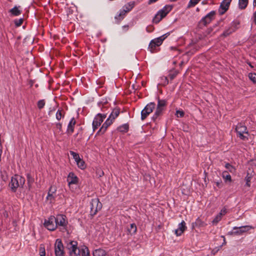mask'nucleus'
<instances>
[{"mask_svg": "<svg viewBox=\"0 0 256 256\" xmlns=\"http://www.w3.org/2000/svg\"><path fill=\"white\" fill-rule=\"evenodd\" d=\"M38 107L39 109L42 108L44 105H45V101L44 100H41L38 101Z\"/></svg>", "mask_w": 256, "mask_h": 256, "instance_id": "obj_40", "label": "nucleus"}, {"mask_svg": "<svg viewBox=\"0 0 256 256\" xmlns=\"http://www.w3.org/2000/svg\"><path fill=\"white\" fill-rule=\"evenodd\" d=\"M26 177L28 186L29 188H30L32 184H33L34 182V179L30 174H27Z\"/></svg>", "mask_w": 256, "mask_h": 256, "instance_id": "obj_33", "label": "nucleus"}, {"mask_svg": "<svg viewBox=\"0 0 256 256\" xmlns=\"http://www.w3.org/2000/svg\"><path fill=\"white\" fill-rule=\"evenodd\" d=\"M227 212L226 209V208H223L220 213L218 214L220 216L222 217V216H224L225 214H226Z\"/></svg>", "mask_w": 256, "mask_h": 256, "instance_id": "obj_48", "label": "nucleus"}, {"mask_svg": "<svg viewBox=\"0 0 256 256\" xmlns=\"http://www.w3.org/2000/svg\"><path fill=\"white\" fill-rule=\"evenodd\" d=\"M216 12L214 10L211 11L208 14L204 17L202 18L199 22V26H206L207 24L211 22L214 18Z\"/></svg>", "mask_w": 256, "mask_h": 256, "instance_id": "obj_10", "label": "nucleus"}, {"mask_svg": "<svg viewBox=\"0 0 256 256\" xmlns=\"http://www.w3.org/2000/svg\"><path fill=\"white\" fill-rule=\"evenodd\" d=\"M70 154L71 156H72L73 158L74 159L76 162L77 160H80V158L78 154L72 151H70Z\"/></svg>", "mask_w": 256, "mask_h": 256, "instance_id": "obj_39", "label": "nucleus"}, {"mask_svg": "<svg viewBox=\"0 0 256 256\" xmlns=\"http://www.w3.org/2000/svg\"><path fill=\"white\" fill-rule=\"evenodd\" d=\"M235 30V29L232 28H230L225 30L223 32V35L225 36H228Z\"/></svg>", "mask_w": 256, "mask_h": 256, "instance_id": "obj_35", "label": "nucleus"}, {"mask_svg": "<svg viewBox=\"0 0 256 256\" xmlns=\"http://www.w3.org/2000/svg\"><path fill=\"white\" fill-rule=\"evenodd\" d=\"M186 229V224L184 221L182 220L178 224V228L174 230V234L176 236H180Z\"/></svg>", "mask_w": 256, "mask_h": 256, "instance_id": "obj_17", "label": "nucleus"}, {"mask_svg": "<svg viewBox=\"0 0 256 256\" xmlns=\"http://www.w3.org/2000/svg\"><path fill=\"white\" fill-rule=\"evenodd\" d=\"M78 256H90L89 250L86 246L80 248V254Z\"/></svg>", "mask_w": 256, "mask_h": 256, "instance_id": "obj_22", "label": "nucleus"}, {"mask_svg": "<svg viewBox=\"0 0 256 256\" xmlns=\"http://www.w3.org/2000/svg\"><path fill=\"white\" fill-rule=\"evenodd\" d=\"M194 224L196 226H204L205 224L204 223L200 218H198L195 222H194Z\"/></svg>", "mask_w": 256, "mask_h": 256, "instance_id": "obj_37", "label": "nucleus"}, {"mask_svg": "<svg viewBox=\"0 0 256 256\" xmlns=\"http://www.w3.org/2000/svg\"><path fill=\"white\" fill-rule=\"evenodd\" d=\"M174 78V76H172L171 77V78Z\"/></svg>", "mask_w": 256, "mask_h": 256, "instance_id": "obj_56", "label": "nucleus"}, {"mask_svg": "<svg viewBox=\"0 0 256 256\" xmlns=\"http://www.w3.org/2000/svg\"><path fill=\"white\" fill-rule=\"evenodd\" d=\"M55 218L56 228H58L62 232L66 230L68 224L66 216L63 214H58L55 217Z\"/></svg>", "mask_w": 256, "mask_h": 256, "instance_id": "obj_3", "label": "nucleus"}, {"mask_svg": "<svg viewBox=\"0 0 256 256\" xmlns=\"http://www.w3.org/2000/svg\"><path fill=\"white\" fill-rule=\"evenodd\" d=\"M248 4V0H239L238 6L241 10L246 8Z\"/></svg>", "mask_w": 256, "mask_h": 256, "instance_id": "obj_27", "label": "nucleus"}, {"mask_svg": "<svg viewBox=\"0 0 256 256\" xmlns=\"http://www.w3.org/2000/svg\"><path fill=\"white\" fill-rule=\"evenodd\" d=\"M170 34L169 33H166L158 38H154L151 40L149 44L148 48L150 49L151 52H152L153 50L156 46H160L162 44L164 40Z\"/></svg>", "mask_w": 256, "mask_h": 256, "instance_id": "obj_6", "label": "nucleus"}, {"mask_svg": "<svg viewBox=\"0 0 256 256\" xmlns=\"http://www.w3.org/2000/svg\"><path fill=\"white\" fill-rule=\"evenodd\" d=\"M129 128V126L128 124H124L120 126L117 128L118 131L121 132H126Z\"/></svg>", "mask_w": 256, "mask_h": 256, "instance_id": "obj_26", "label": "nucleus"}, {"mask_svg": "<svg viewBox=\"0 0 256 256\" xmlns=\"http://www.w3.org/2000/svg\"><path fill=\"white\" fill-rule=\"evenodd\" d=\"M55 221V216H52L48 220H45L44 224V226L49 230L53 231L56 228Z\"/></svg>", "mask_w": 256, "mask_h": 256, "instance_id": "obj_12", "label": "nucleus"}, {"mask_svg": "<svg viewBox=\"0 0 256 256\" xmlns=\"http://www.w3.org/2000/svg\"><path fill=\"white\" fill-rule=\"evenodd\" d=\"M161 80V84L165 86L168 83V78L166 76H162L160 77Z\"/></svg>", "mask_w": 256, "mask_h": 256, "instance_id": "obj_41", "label": "nucleus"}, {"mask_svg": "<svg viewBox=\"0 0 256 256\" xmlns=\"http://www.w3.org/2000/svg\"><path fill=\"white\" fill-rule=\"evenodd\" d=\"M23 21H24L23 18H21L18 20H14V22L15 25L16 26H20L22 24Z\"/></svg>", "mask_w": 256, "mask_h": 256, "instance_id": "obj_43", "label": "nucleus"}, {"mask_svg": "<svg viewBox=\"0 0 256 256\" xmlns=\"http://www.w3.org/2000/svg\"><path fill=\"white\" fill-rule=\"evenodd\" d=\"M157 0H149L148 3V4H151L152 3L156 2Z\"/></svg>", "mask_w": 256, "mask_h": 256, "instance_id": "obj_51", "label": "nucleus"}, {"mask_svg": "<svg viewBox=\"0 0 256 256\" xmlns=\"http://www.w3.org/2000/svg\"><path fill=\"white\" fill-rule=\"evenodd\" d=\"M56 188L55 186H50L49 190V192L50 193L56 194L55 193L56 192Z\"/></svg>", "mask_w": 256, "mask_h": 256, "instance_id": "obj_47", "label": "nucleus"}, {"mask_svg": "<svg viewBox=\"0 0 256 256\" xmlns=\"http://www.w3.org/2000/svg\"><path fill=\"white\" fill-rule=\"evenodd\" d=\"M222 219V216H220L219 214H217L216 216L214 218V220H212V223L214 224H217Z\"/></svg>", "mask_w": 256, "mask_h": 256, "instance_id": "obj_44", "label": "nucleus"}, {"mask_svg": "<svg viewBox=\"0 0 256 256\" xmlns=\"http://www.w3.org/2000/svg\"><path fill=\"white\" fill-rule=\"evenodd\" d=\"M200 0H190L188 4V7H191L194 6Z\"/></svg>", "mask_w": 256, "mask_h": 256, "instance_id": "obj_42", "label": "nucleus"}, {"mask_svg": "<svg viewBox=\"0 0 256 256\" xmlns=\"http://www.w3.org/2000/svg\"><path fill=\"white\" fill-rule=\"evenodd\" d=\"M25 182L24 178L19 176L15 175L12 177L11 182L10 183V186L11 189L15 192L18 187L22 186Z\"/></svg>", "mask_w": 256, "mask_h": 256, "instance_id": "obj_1", "label": "nucleus"}, {"mask_svg": "<svg viewBox=\"0 0 256 256\" xmlns=\"http://www.w3.org/2000/svg\"><path fill=\"white\" fill-rule=\"evenodd\" d=\"M184 114L183 110H178L176 111V116L178 118H182L184 116Z\"/></svg>", "mask_w": 256, "mask_h": 256, "instance_id": "obj_45", "label": "nucleus"}, {"mask_svg": "<svg viewBox=\"0 0 256 256\" xmlns=\"http://www.w3.org/2000/svg\"><path fill=\"white\" fill-rule=\"evenodd\" d=\"M56 128L59 130L60 132H62V124L60 122L56 124Z\"/></svg>", "mask_w": 256, "mask_h": 256, "instance_id": "obj_49", "label": "nucleus"}, {"mask_svg": "<svg viewBox=\"0 0 256 256\" xmlns=\"http://www.w3.org/2000/svg\"><path fill=\"white\" fill-rule=\"evenodd\" d=\"M219 249H218L217 250H216V252H218V251Z\"/></svg>", "mask_w": 256, "mask_h": 256, "instance_id": "obj_55", "label": "nucleus"}, {"mask_svg": "<svg viewBox=\"0 0 256 256\" xmlns=\"http://www.w3.org/2000/svg\"><path fill=\"white\" fill-rule=\"evenodd\" d=\"M40 256H46L45 249L44 247L40 246Z\"/></svg>", "mask_w": 256, "mask_h": 256, "instance_id": "obj_46", "label": "nucleus"}, {"mask_svg": "<svg viewBox=\"0 0 256 256\" xmlns=\"http://www.w3.org/2000/svg\"><path fill=\"white\" fill-rule=\"evenodd\" d=\"M106 116L105 114H98L94 118L92 122L93 130L94 131L98 128L100 126L101 124L104 121V120L106 118Z\"/></svg>", "mask_w": 256, "mask_h": 256, "instance_id": "obj_14", "label": "nucleus"}, {"mask_svg": "<svg viewBox=\"0 0 256 256\" xmlns=\"http://www.w3.org/2000/svg\"><path fill=\"white\" fill-rule=\"evenodd\" d=\"M249 78L254 83H256V74L250 73L248 74Z\"/></svg>", "mask_w": 256, "mask_h": 256, "instance_id": "obj_38", "label": "nucleus"}, {"mask_svg": "<svg viewBox=\"0 0 256 256\" xmlns=\"http://www.w3.org/2000/svg\"><path fill=\"white\" fill-rule=\"evenodd\" d=\"M172 6L170 5H166L162 9L160 10L155 15L153 18V22L154 23L159 22L162 18L165 17L167 14L171 11Z\"/></svg>", "mask_w": 256, "mask_h": 256, "instance_id": "obj_2", "label": "nucleus"}, {"mask_svg": "<svg viewBox=\"0 0 256 256\" xmlns=\"http://www.w3.org/2000/svg\"><path fill=\"white\" fill-rule=\"evenodd\" d=\"M156 104L154 102H150L144 107L141 112V120H144L147 116L152 112L155 108Z\"/></svg>", "mask_w": 256, "mask_h": 256, "instance_id": "obj_7", "label": "nucleus"}, {"mask_svg": "<svg viewBox=\"0 0 256 256\" xmlns=\"http://www.w3.org/2000/svg\"><path fill=\"white\" fill-rule=\"evenodd\" d=\"M135 6L134 2H130L125 5H124L122 8L124 12L126 13L130 11Z\"/></svg>", "mask_w": 256, "mask_h": 256, "instance_id": "obj_20", "label": "nucleus"}, {"mask_svg": "<svg viewBox=\"0 0 256 256\" xmlns=\"http://www.w3.org/2000/svg\"><path fill=\"white\" fill-rule=\"evenodd\" d=\"M56 194H51L50 192H48L46 196V200L49 201L50 203H52L54 202Z\"/></svg>", "mask_w": 256, "mask_h": 256, "instance_id": "obj_30", "label": "nucleus"}, {"mask_svg": "<svg viewBox=\"0 0 256 256\" xmlns=\"http://www.w3.org/2000/svg\"><path fill=\"white\" fill-rule=\"evenodd\" d=\"M252 18L254 22H256V11L254 13Z\"/></svg>", "mask_w": 256, "mask_h": 256, "instance_id": "obj_50", "label": "nucleus"}, {"mask_svg": "<svg viewBox=\"0 0 256 256\" xmlns=\"http://www.w3.org/2000/svg\"><path fill=\"white\" fill-rule=\"evenodd\" d=\"M63 110H58L56 113V118L58 120H60L64 115L62 114Z\"/></svg>", "mask_w": 256, "mask_h": 256, "instance_id": "obj_36", "label": "nucleus"}, {"mask_svg": "<svg viewBox=\"0 0 256 256\" xmlns=\"http://www.w3.org/2000/svg\"><path fill=\"white\" fill-rule=\"evenodd\" d=\"M54 254L56 256H64V246L62 240L58 238L54 244Z\"/></svg>", "mask_w": 256, "mask_h": 256, "instance_id": "obj_11", "label": "nucleus"}, {"mask_svg": "<svg viewBox=\"0 0 256 256\" xmlns=\"http://www.w3.org/2000/svg\"><path fill=\"white\" fill-rule=\"evenodd\" d=\"M236 130L240 139L244 140H248V131L245 126L242 124H238L236 128Z\"/></svg>", "mask_w": 256, "mask_h": 256, "instance_id": "obj_5", "label": "nucleus"}, {"mask_svg": "<svg viewBox=\"0 0 256 256\" xmlns=\"http://www.w3.org/2000/svg\"><path fill=\"white\" fill-rule=\"evenodd\" d=\"M252 179V176L248 173L247 174L245 178V180L246 182L245 186L250 187V180Z\"/></svg>", "mask_w": 256, "mask_h": 256, "instance_id": "obj_31", "label": "nucleus"}, {"mask_svg": "<svg viewBox=\"0 0 256 256\" xmlns=\"http://www.w3.org/2000/svg\"><path fill=\"white\" fill-rule=\"evenodd\" d=\"M222 176L225 181H228L230 182L232 181L231 176L226 171H224L222 172Z\"/></svg>", "mask_w": 256, "mask_h": 256, "instance_id": "obj_29", "label": "nucleus"}, {"mask_svg": "<svg viewBox=\"0 0 256 256\" xmlns=\"http://www.w3.org/2000/svg\"><path fill=\"white\" fill-rule=\"evenodd\" d=\"M19 8H20V6H15L12 8L10 9L9 12L14 16H18L22 13V10L18 9Z\"/></svg>", "mask_w": 256, "mask_h": 256, "instance_id": "obj_23", "label": "nucleus"}, {"mask_svg": "<svg viewBox=\"0 0 256 256\" xmlns=\"http://www.w3.org/2000/svg\"><path fill=\"white\" fill-rule=\"evenodd\" d=\"M90 214L91 215H95L98 210L102 208V204L97 198H92L90 202Z\"/></svg>", "mask_w": 256, "mask_h": 256, "instance_id": "obj_8", "label": "nucleus"}, {"mask_svg": "<svg viewBox=\"0 0 256 256\" xmlns=\"http://www.w3.org/2000/svg\"><path fill=\"white\" fill-rule=\"evenodd\" d=\"M222 238H224V243H223V244H226V242L224 237L222 236Z\"/></svg>", "mask_w": 256, "mask_h": 256, "instance_id": "obj_53", "label": "nucleus"}, {"mask_svg": "<svg viewBox=\"0 0 256 256\" xmlns=\"http://www.w3.org/2000/svg\"><path fill=\"white\" fill-rule=\"evenodd\" d=\"M170 0V2H174L176 1L177 0Z\"/></svg>", "mask_w": 256, "mask_h": 256, "instance_id": "obj_54", "label": "nucleus"}, {"mask_svg": "<svg viewBox=\"0 0 256 256\" xmlns=\"http://www.w3.org/2000/svg\"><path fill=\"white\" fill-rule=\"evenodd\" d=\"M232 0H223L218 8L220 15L224 14L228 9L230 4Z\"/></svg>", "mask_w": 256, "mask_h": 256, "instance_id": "obj_15", "label": "nucleus"}, {"mask_svg": "<svg viewBox=\"0 0 256 256\" xmlns=\"http://www.w3.org/2000/svg\"><path fill=\"white\" fill-rule=\"evenodd\" d=\"M136 226L135 224H131L130 226V227L128 228V232L131 234H134L136 232Z\"/></svg>", "mask_w": 256, "mask_h": 256, "instance_id": "obj_25", "label": "nucleus"}, {"mask_svg": "<svg viewBox=\"0 0 256 256\" xmlns=\"http://www.w3.org/2000/svg\"><path fill=\"white\" fill-rule=\"evenodd\" d=\"M112 120H107L104 123L101 128L100 129V130L98 132L97 134H103L106 130L107 128L112 124Z\"/></svg>", "mask_w": 256, "mask_h": 256, "instance_id": "obj_18", "label": "nucleus"}, {"mask_svg": "<svg viewBox=\"0 0 256 256\" xmlns=\"http://www.w3.org/2000/svg\"><path fill=\"white\" fill-rule=\"evenodd\" d=\"M78 168L80 169L83 170L85 168L84 162L83 160L80 158V160H77L76 162Z\"/></svg>", "mask_w": 256, "mask_h": 256, "instance_id": "obj_34", "label": "nucleus"}, {"mask_svg": "<svg viewBox=\"0 0 256 256\" xmlns=\"http://www.w3.org/2000/svg\"><path fill=\"white\" fill-rule=\"evenodd\" d=\"M120 112V110L118 108L114 109L108 119L111 120L112 122L119 115Z\"/></svg>", "mask_w": 256, "mask_h": 256, "instance_id": "obj_21", "label": "nucleus"}, {"mask_svg": "<svg viewBox=\"0 0 256 256\" xmlns=\"http://www.w3.org/2000/svg\"><path fill=\"white\" fill-rule=\"evenodd\" d=\"M93 256H105L106 252L102 248L95 250L92 253Z\"/></svg>", "mask_w": 256, "mask_h": 256, "instance_id": "obj_24", "label": "nucleus"}, {"mask_svg": "<svg viewBox=\"0 0 256 256\" xmlns=\"http://www.w3.org/2000/svg\"><path fill=\"white\" fill-rule=\"evenodd\" d=\"M166 104V101L164 100H158L156 110L152 117L154 120H155L156 118L161 114L162 111L164 110V107Z\"/></svg>", "mask_w": 256, "mask_h": 256, "instance_id": "obj_13", "label": "nucleus"}, {"mask_svg": "<svg viewBox=\"0 0 256 256\" xmlns=\"http://www.w3.org/2000/svg\"><path fill=\"white\" fill-rule=\"evenodd\" d=\"M78 243L76 241H70L67 245L70 256H78L80 248H78Z\"/></svg>", "mask_w": 256, "mask_h": 256, "instance_id": "obj_9", "label": "nucleus"}, {"mask_svg": "<svg viewBox=\"0 0 256 256\" xmlns=\"http://www.w3.org/2000/svg\"><path fill=\"white\" fill-rule=\"evenodd\" d=\"M253 228L250 226H244L239 227L234 226L233 228L232 231L229 232L228 235L230 236H240L246 232Z\"/></svg>", "mask_w": 256, "mask_h": 256, "instance_id": "obj_4", "label": "nucleus"}, {"mask_svg": "<svg viewBox=\"0 0 256 256\" xmlns=\"http://www.w3.org/2000/svg\"><path fill=\"white\" fill-rule=\"evenodd\" d=\"M76 124V121L74 118H72L70 121L68 128L66 132L68 134H72L74 131V128Z\"/></svg>", "mask_w": 256, "mask_h": 256, "instance_id": "obj_19", "label": "nucleus"}, {"mask_svg": "<svg viewBox=\"0 0 256 256\" xmlns=\"http://www.w3.org/2000/svg\"><path fill=\"white\" fill-rule=\"evenodd\" d=\"M126 12L124 11L122 9L120 10V13L115 16V19L120 20L123 19L124 16H125Z\"/></svg>", "mask_w": 256, "mask_h": 256, "instance_id": "obj_28", "label": "nucleus"}, {"mask_svg": "<svg viewBox=\"0 0 256 256\" xmlns=\"http://www.w3.org/2000/svg\"><path fill=\"white\" fill-rule=\"evenodd\" d=\"M225 168L230 172L232 173L234 172L236 169L234 168V166L231 165L230 164L228 163H226L225 164Z\"/></svg>", "mask_w": 256, "mask_h": 256, "instance_id": "obj_32", "label": "nucleus"}, {"mask_svg": "<svg viewBox=\"0 0 256 256\" xmlns=\"http://www.w3.org/2000/svg\"><path fill=\"white\" fill-rule=\"evenodd\" d=\"M253 6H256V0H254Z\"/></svg>", "mask_w": 256, "mask_h": 256, "instance_id": "obj_52", "label": "nucleus"}, {"mask_svg": "<svg viewBox=\"0 0 256 256\" xmlns=\"http://www.w3.org/2000/svg\"><path fill=\"white\" fill-rule=\"evenodd\" d=\"M78 178L73 172L69 173L67 181L68 182L70 188H71V185L74 184H76L78 182Z\"/></svg>", "mask_w": 256, "mask_h": 256, "instance_id": "obj_16", "label": "nucleus"}]
</instances>
